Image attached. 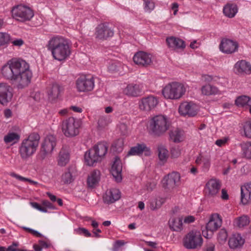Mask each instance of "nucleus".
<instances>
[{
	"label": "nucleus",
	"instance_id": "f257e3e1",
	"mask_svg": "<svg viewBox=\"0 0 251 251\" xmlns=\"http://www.w3.org/2000/svg\"><path fill=\"white\" fill-rule=\"evenodd\" d=\"M0 73L5 79L11 81L18 89L27 87L32 76L28 63L19 59L8 60L1 67Z\"/></svg>",
	"mask_w": 251,
	"mask_h": 251
},
{
	"label": "nucleus",
	"instance_id": "f03ea898",
	"mask_svg": "<svg viewBox=\"0 0 251 251\" xmlns=\"http://www.w3.org/2000/svg\"><path fill=\"white\" fill-rule=\"evenodd\" d=\"M55 60L62 61L67 60L71 54L70 41L63 36L56 35L51 37L47 45Z\"/></svg>",
	"mask_w": 251,
	"mask_h": 251
},
{
	"label": "nucleus",
	"instance_id": "7ed1b4c3",
	"mask_svg": "<svg viewBox=\"0 0 251 251\" xmlns=\"http://www.w3.org/2000/svg\"><path fill=\"white\" fill-rule=\"evenodd\" d=\"M40 140L39 134L33 132L22 140L19 147V153L23 160H27L36 152Z\"/></svg>",
	"mask_w": 251,
	"mask_h": 251
},
{
	"label": "nucleus",
	"instance_id": "20e7f679",
	"mask_svg": "<svg viewBox=\"0 0 251 251\" xmlns=\"http://www.w3.org/2000/svg\"><path fill=\"white\" fill-rule=\"evenodd\" d=\"M170 126V123L167 116L158 115L153 117L149 121L148 130L151 134L159 137L166 132Z\"/></svg>",
	"mask_w": 251,
	"mask_h": 251
},
{
	"label": "nucleus",
	"instance_id": "39448f33",
	"mask_svg": "<svg viewBox=\"0 0 251 251\" xmlns=\"http://www.w3.org/2000/svg\"><path fill=\"white\" fill-rule=\"evenodd\" d=\"M186 87L184 84L177 82H173L167 84L162 89V94L167 99L177 100L185 93Z\"/></svg>",
	"mask_w": 251,
	"mask_h": 251
},
{
	"label": "nucleus",
	"instance_id": "423d86ee",
	"mask_svg": "<svg viewBox=\"0 0 251 251\" xmlns=\"http://www.w3.org/2000/svg\"><path fill=\"white\" fill-rule=\"evenodd\" d=\"M81 125L79 119L70 117L63 122L62 132L67 137H74L79 133Z\"/></svg>",
	"mask_w": 251,
	"mask_h": 251
},
{
	"label": "nucleus",
	"instance_id": "0eeeda50",
	"mask_svg": "<svg viewBox=\"0 0 251 251\" xmlns=\"http://www.w3.org/2000/svg\"><path fill=\"white\" fill-rule=\"evenodd\" d=\"M202 238L200 231L192 230L187 233L183 239V245L187 249H195L201 246Z\"/></svg>",
	"mask_w": 251,
	"mask_h": 251
},
{
	"label": "nucleus",
	"instance_id": "6e6552de",
	"mask_svg": "<svg viewBox=\"0 0 251 251\" xmlns=\"http://www.w3.org/2000/svg\"><path fill=\"white\" fill-rule=\"evenodd\" d=\"M12 16L16 20L25 22L29 21L34 16L33 10L25 5H18L12 9Z\"/></svg>",
	"mask_w": 251,
	"mask_h": 251
},
{
	"label": "nucleus",
	"instance_id": "1a4fd4ad",
	"mask_svg": "<svg viewBox=\"0 0 251 251\" xmlns=\"http://www.w3.org/2000/svg\"><path fill=\"white\" fill-rule=\"evenodd\" d=\"M222 224V219L219 214H212L209 221L206 225V230L202 231L203 236L206 238H211L214 231H216Z\"/></svg>",
	"mask_w": 251,
	"mask_h": 251
},
{
	"label": "nucleus",
	"instance_id": "9d476101",
	"mask_svg": "<svg viewBox=\"0 0 251 251\" xmlns=\"http://www.w3.org/2000/svg\"><path fill=\"white\" fill-rule=\"evenodd\" d=\"M94 86V79L91 76L82 75L76 81V87L79 92L90 91Z\"/></svg>",
	"mask_w": 251,
	"mask_h": 251
},
{
	"label": "nucleus",
	"instance_id": "9b49d317",
	"mask_svg": "<svg viewBox=\"0 0 251 251\" xmlns=\"http://www.w3.org/2000/svg\"><path fill=\"white\" fill-rule=\"evenodd\" d=\"M180 180V174L177 172H172L163 177L162 186L165 189H172L179 185Z\"/></svg>",
	"mask_w": 251,
	"mask_h": 251
},
{
	"label": "nucleus",
	"instance_id": "f8f14e48",
	"mask_svg": "<svg viewBox=\"0 0 251 251\" xmlns=\"http://www.w3.org/2000/svg\"><path fill=\"white\" fill-rule=\"evenodd\" d=\"M160 105L158 99L152 95L142 98L139 103L140 110L158 109L160 108Z\"/></svg>",
	"mask_w": 251,
	"mask_h": 251
},
{
	"label": "nucleus",
	"instance_id": "ddd939ff",
	"mask_svg": "<svg viewBox=\"0 0 251 251\" xmlns=\"http://www.w3.org/2000/svg\"><path fill=\"white\" fill-rule=\"evenodd\" d=\"M114 35V30L107 23L101 24L96 27L95 35L100 40H106Z\"/></svg>",
	"mask_w": 251,
	"mask_h": 251
},
{
	"label": "nucleus",
	"instance_id": "4468645a",
	"mask_svg": "<svg viewBox=\"0 0 251 251\" xmlns=\"http://www.w3.org/2000/svg\"><path fill=\"white\" fill-rule=\"evenodd\" d=\"M13 95L12 87L6 83H0V103L6 105L12 100Z\"/></svg>",
	"mask_w": 251,
	"mask_h": 251
},
{
	"label": "nucleus",
	"instance_id": "2eb2a0df",
	"mask_svg": "<svg viewBox=\"0 0 251 251\" xmlns=\"http://www.w3.org/2000/svg\"><path fill=\"white\" fill-rule=\"evenodd\" d=\"M56 145V139L54 136L50 134L44 139L41 147V152L44 156L50 154Z\"/></svg>",
	"mask_w": 251,
	"mask_h": 251
},
{
	"label": "nucleus",
	"instance_id": "dca6fc26",
	"mask_svg": "<svg viewBox=\"0 0 251 251\" xmlns=\"http://www.w3.org/2000/svg\"><path fill=\"white\" fill-rule=\"evenodd\" d=\"M238 44L237 42L227 38L223 39L219 45L220 51L226 54H232L238 50Z\"/></svg>",
	"mask_w": 251,
	"mask_h": 251
},
{
	"label": "nucleus",
	"instance_id": "f3484780",
	"mask_svg": "<svg viewBox=\"0 0 251 251\" xmlns=\"http://www.w3.org/2000/svg\"><path fill=\"white\" fill-rule=\"evenodd\" d=\"M220 188L221 184L219 180L211 179L206 183L204 191L208 197H214L219 194Z\"/></svg>",
	"mask_w": 251,
	"mask_h": 251
},
{
	"label": "nucleus",
	"instance_id": "a211bd4d",
	"mask_svg": "<svg viewBox=\"0 0 251 251\" xmlns=\"http://www.w3.org/2000/svg\"><path fill=\"white\" fill-rule=\"evenodd\" d=\"M133 60L136 64L141 66H148L152 61L151 54L142 51L136 52Z\"/></svg>",
	"mask_w": 251,
	"mask_h": 251
},
{
	"label": "nucleus",
	"instance_id": "6ab92c4d",
	"mask_svg": "<svg viewBox=\"0 0 251 251\" xmlns=\"http://www.w3.org/2000/svg\"><path fill=\"white\" fill-rule=\"evenodd\" d=\"M234 71L239 75L251 74V64L245 60L237 61L234 66Z\"/></svg>",
	"mask_w": 251,
	"mask_h": 251
},
{
	"label": "nucleus",
	"instance_id": "aec40b11",
	"mask_svg": "<svg viewBox=\"0 0 251 251\" xmlns=\"http://www.w3.org/2000/svg\"><path fill=\"white\" fill-rule=\"evenodd\" d=\"M121 198V192L119 190L113 188L107 190L103 196L104 203L107 204L112 203L119 200Z\"/></svg>",
	"mask_w": 251,
	"mask_h": 251
},
{
	"label": "nucleus",
	"instance_id": "412c9836",
	"mask_svg": "<svg viewBox=\"0 0 251 251\" xmlns=\"http://www.w3.org/2000/svg\"><path fill=\"white\" fill-rule=\"evenodd\" d=\"M144 152L145 155L149 156L151 154L150 148L145 144H137L136 146L131 148L127 155H140Z\"/></svg>",
	"mask_w": 251,
	"mask_h": 251
},
{
	"label": "nucleus",
	"instance_id": "4be33fe9",
	"mask_svg": "<svg viewBox=\"0 0 251 251\" xmlns=\"http://www.w3.org/2000/svg\"><path fill=\"white\" fill-rule=\"evenodd\" d=\"M169 137L171 140L176 143L183 142L185 138L184 131L179 127H174L169 131Z\"/></svg>",
	"mask_w": 251,
	"mask_h": 251
},
{
	"label": "nucleus",
	"instance_id": "5701e85b",
	"mask_svg": "<svg viewBox=\"0 0 251 251\" xmlns=\"http://www.w3.org/2000/svg\"><path fill=\"white\" fill-rule=\"evenodd\" d=\"M122 166L120 158L115 157L112 166L111 173L117 182H120L122 179Z\"/></svg>",
	"mask_w": 251,
	"mask_h": 251
},
{
	"label": "nucleus",
	"instance_id": "b1692460",
	"mask_svg": "<svg viewBox=\"0 0 251 251\" xmlns=\"http://www.w3.org/2000/svg\"><path fill=\"white\" fill-rule=\"evenodd\" d=\"M251 201V183H247L241 187V202L244 205Z\"/></svg>",
	"mask_w": 251,
	"mask_h": 251
},
{
	"label": "nucleus",
	"instance_id": "393cba45",
	"mask_svg": "<svg viewBox=\"0 0 251 251\" xmlns=\"http://www.w3.org/2000/svg\"><path fill=\"white\" fill-rule=\"evenodd\" d=\"M75 179V170L73 167L67 168L62 174L61 181L63 184H69Z\"/></svg>",
	"mask_w": 251,
	"mask_h": 251
},
{
	"label": "nucleus",
	"instance_id": "a878e982",
	"mask_svg": "<svg viewBox=\"0 0 251 251\" xmlns=\"http://www.w3.org/2000/svg\"><path fill=\"white\" fill-rule=\"evenodd\" d=\"M196 163L201 166L202 172H207L211 166V157L209 155H200L197 157Z\"/></svg>",
	"mask_w": 251,
	"mask_h": 251
},
{
	"label": "nucleus",
	"instance_id": "bb28decb",
	"mask_svg": "<svg viewBox=\"0 0 251 251\" xmlns=\"http://www.w3.org/2000/svg\"><path fill=\"white\" fill-rule=\"evenodd\" d=\"M107 148L105 143L100 142L91 149V153H95L96 155V156L97 157H94V158L98 157L100 160L107 153Z\"/></svg>",
	"mask_w": 251,
	"mask_h": 251
},
{
	"label": "nucleus",
	"instance_id": "cd10ccee",
	"mask_svg": "<svg viewBox=\"0 0 251 251\" xmlns=\"http://www.w3.org/2000/svg\"><path fill=\"white\" fill-rule=\"evenodd\" d=\"M61 91V88L58 84H53L48 90L49 100L52 103L55 102L59 98Z\"/></svg>",
	"mask_w": 251,
	"mask_h": 251
},
{
	"label": "nucleus",
	"instance_id": "c85d7f7f",
	"mask_svg": "<svg viewBox=\"0 0 251 251\" xmlns=\"http://www.w3.org/2000/svg\"><path fill=\"white\" fill-rule=\"evenodd\" d=\"M166 43L169 48L174 49H183L185 47V44L182 40L173 36L167 38Z\"/></svg>",
	"mask_w": 251,
	"mask_h": 251
},
{
	"label": "nucleus",
	"instance_id": "c756f323",
	"mask_svg": "<svg viewBox=\"0 0 251 251\" xmlns=\"http://www.w3.org/2000/svg\"><path fill=\"white\" fill-rule=\"evenodd\" d=\"M238 8L235 3H227L223 7V14L229 18H232L235 17L238 12Z\"/></svg>",
	"mask_w": 251,
	"mask_h": 251
},
{
	"label": "nucleus",
	"instance_id": "7c9ffc66",
	"mask_svg": "<svg viewBox=\"0 0 251 251\" xmlns=\"http://www.w3.org/2000/svg\"><path fill=\"white\" fill-rule=\"evenodd\" d=\"M244 239L239 234H234L230 237L228 245L231 249H236L241 247L244 243Z\"/></svg>",
	"mask_w": 251,
	"mask_h": 251
},
{
	"label": "nucleus",
	"instance_id": "2f4dec72",
	"mask_svg": "<svg viewBox=\"0 0 251 251\" xmlns=\"http://www.w3.org/2000/svg\"><path fill=\"white\" fill-rule=\"evenodd\" d=\"M124 93L129 96L137 97L141 93V88L138 84H130L127 85Z\"/></svg>",
	"mask_w": 251,
	"mask_h": 251
},
{
	"label": "nucleus",
	"instance_id": "473e14b6",
	"mask_svg": "<svg viewBox=\"0 0 251 251\" xmlns=\"http://www.w3.org/2000/svg\"><path fill=\"white\" fill-rule=\"evenodd\" d=\"M235 104L240 107H246L251 110V98L249 96L242 95L238 97L235 100Z\"/></svg>",
	"mask_w": 251,
	"mask_h": 251
},
{
	"label": "nucleus",
	"instance_id": "72a5a7b5",
	"mask_svg": "<svg viewBox=\"0 0 251 251\" xmlns=\"http://www.w3.org/2000/svg\"><path fill=\"white\" fill-rule=\"evenodd\" d=\"M243 157L251 159V141L243 142L239 145Z\"/></svg>",
	"mask_w": 251,
	"mask_h": 251
},
{
	"label": "nucleus",
	"instance_id": "f704fd0d",
	"mask_svg": "<svg viewBox=\"0 0 251 251\" xmlns=\"http://www.w3.org/2000/svg\"><path fill=\"white\" fill-rule=\"evenodd\" d=\"M157 152L159 164L163 165L167 161L169 157L168 151L164 146L160 145L157 147Z\"/></svg>",
	"mask_w": 251,
	"mask_h": 251
},
{
	"label": "nucleus",
	"instance_id": "c9c22d12",
	"mask_svg": "<svg viewBox=\"0 0 251 251\" xmlns=\"http://www.w3.org/2000/svg\"><path fill=\"white\" fill-rule=\"evenodd\" d=\"M100 173L98 170H94L89 176L87 178V184L90 187H95L100 179Z\"/></svg>",
	"mask_w": 251,
	"mask_h": 251
},
{
	"label": "nucleus",
	"instance_id": "e433bc0d",
	"mask_svg": "<svg viewBox=\"0 0 251 251\" xmlns=\"http://www.w3.org/2000/svg\"><path fill=\"white\" fill-rule=\"evenodd\" d=\"M201 108L200 103L194 101H185L181 103L178 110H199Z\"/></svg>",
	"mask_w": 251,
	"mask_h": 251
},
{
	"label": "nucleus",
	"instance_id": "4c0bfd02",
	"mask_svg": "<svg viewBox=\"0 0 251 251\" xmlns=\"http://www.w3.org/2000/svg\"><path fill=\"white\" fill-rule=\"evenodd\" d=\"M168 225L170 228L173 231H180L182 227V221L179 218H171L169 222Z\"/></svg>",
	"mask_w": 251,
	"mask_h": 251
},
{
	"label": "nucleus",
	"instance_id": "58836bf2",
	"mask_svg": "<svg viewBox=\"0 0 251 251\" xmlns=\"http://www.w3.org/2000/svg\"><path fill=\"white\" fill-rule=\"evenodd\" d=\"M106 115L101 116L98 122V128L99 130H102L105 128L111 122L110 118L107 115L108 113L112 111H105Z\"/></svg>",
	"mask_w": 251,
	"mask_h": 251
},
{
	"label": "nucleus",
	"instance_id": "ea45409f",
	"mask_svg": "<svg viewBox=\"0 0 251 251\" xmlns=\"http://www.w3.org/2000/svg\"><path fill=\"white\" fill-rule=\"evenodd\" d=\"M70 160L69 153L68 151L62 150L59 154L58 164L60 166H65Z\"/></svg>",
	"mask_w": 251,
	"mask_h": 251
},
{
	"label": "nucleus",
	"instance_id": "a19ab883",
	"mask_svg": "<svg viewBox=\"0 0 251 251\" xmlns=\"http://www.w3.org/2000/svg\"><path fill=\"white\" fill-rule=\"evenodd\" d=\"M96 155L95 153H91V149L85 152L84 159L88 166H93L95 163L100 160L98 157H97V158H94V157H96Z\"/></svg>",
	"mask_w": 251,
	"mask_h": 251
},
{
	"label": "nucleus",
	"instance_id": "79ce46f5",
	"mask_svg": "<svg viewBox=\"0 0 251 251\" xmlns=\"http://www.w3.org/2000/svg\"><path fill=\"white\" fill-rule=\"evenodd\" d=\"M165 202V199L163 198H157L152 200L150 203V208L153 211L160 208Z\"/></svg>",
	"mask_w": 251,
	"mask_h": 251
},
{
	"label": "nucleus",
	"instance_id": "37998d69",
	"mask_svg": "<svg viewBox=\"0 0 251 251\" xmlns=\"http://www.w3.org/2000/svg\"><path fill=\"white\" fill-rule=\"evenodd\" d=\"M250 220L247 216H242L237 218L234 221V225L239 228L243 227L249 225Z\"/></svg>",
	"mask_w": 251,
	"mask_h": 251
},
{
	"label": "nucleus",
	"instance_id": "c03bdc74",
	"mask_svg": "<svg viewBox=\"0 0 251 251\" xmlns=\"http://www.w3.org/2000/svg\"><path fill=\"white\" fill-rule=\"evenodd\" d=\"M218 92V90L217 87L210 85H206L201 88L202 93L205 95H214Z\"/></svg>",
	"mask_w": 251,
	"mask_h": 251
},
{
	"label": "nucleus",
	"instance_id": "a18cd8bd",
	"mask_svg": "<svg viewBox=\"0 0 251 251\" xmlns=\"http://www.w3.org/2000/svg\"><path fill=\"white\" fill-rule=\"evenodd\" d=\"M243 134L247 138L251 139V121H248L242 124Z\"/></svg>",
	"mask_w": 251,
	"mask_h": 251
},
{
	"label": "nucleus",
	"instance_id": "49530a36",
	"mask_svg": "<svg viewBox=\"0 0 251 251\" xmlns=\"http://www.w3.org/2000/svg\"><path fill=\"white\" fill-rule=\"evenodd\" d=\"M20 139V135L15 132H9L4 137V141L6 143H15Z\"/></svg>",
	"mask_w": 251,
	"mask_h": 251
},
{
	"label": "nucleus",
	"instance_id": "de8ad7c7",
	"mask_svg": "<svg viewBox=\"0 0 251 251\" xmlns=\"http://www.w3.org/2000/svg\"><path fill=\"white\" fill-rule=\"evenodd\" d=\"M123 64L121 62L117 61H111L109 63L108 70L110 72L119 71L122 67Z\"/></svg>",
	"mask_w": 251,
	"mask_h": 251
},
{
	"label": "nucleus",
	"instance_id": "09e8293b",
	"mask_svg": "<svg viewBox=\"0 0 251 251\" xmlns=\"http://www.w3.org/2000/svg\"><path fill=\"white\" fill-rule=\"evenodd\" d=\"M227 236L226 230L224 228H222L218 232L217 239L220 243H223L226 240Z\"/></svg>",
	"mask_w": 251,
	"mask_h": 251
},
{
	"label": "nucleus",
	"instance_id": "8fccbe9b",
	"mask_svg": "<svg viewBox=\"0 0 251 251\" xmlns=\"http://www.w3.org/2000/svg\"><path fill=\"white\" fill-rule=\"evenodd\" d=\"M10 35L5 32H0V47L8 44L10 41Z\"/></svg>",
	"mask_w": 251,
	"mask_h": 251
},
{
	"label": "nucleus",
	"instance_id": "3c124183",
	"mask_svg": "<svg viewBox=\"0 0 251 251\" xmlns=\"http://www.w3.org/2000/svg\"><path fill=\"white\" fill-rule=\"evenodd\" d=\"M170 151L171 157L177 158L181 155V149L180 147L176 146L172 147Z\"/></svg>",
	"mask_w": 251,
	"mask_h": 251
},
{
	"label": "nucleus",
	"instance_id": "603ef678",
	"mask_svg": "<svg viewBox=\"0 0 251 251\" xmlns=\"http://www.w3.org/2000/svg\"><path fill=\"white\" fill-rule=\"evenodd\" d=\"M180 116L186 118L193 117L197 114V111H178Z\"/></svg>",
	"mask_w": 251,
	"mask_h": 251
},
{
	"label": "nucleus",
	"instance_id": "864d4df0",
	"mask_svg": "<svg viewBox=\"0 0 251 251\" xmlns=\"http://www.w3.org/2000/svg\"><path fill=\"white\" fill-rule=\"evenodd\" d=\"M10 176L16 178V179H17L19 180L22 181H28L30 183H32V184H36L37 183L36 182H35V181H34L32 180H30L27 178L21 176L19 175H17L14 173H11Z\"/></svg>",
	"mask_w": 251,
	"mask_h": 251
},
{
	"label": "nucleus",
	"instance_id": "5fc2aeb1",
	"mask_svg": "<svg viewBox=\"0 0 251 251\" xmlns=\"http://www.w3.org/2000/svg\"><path fill=\"white\" fill-rule=\"evenodd\" d=\"M144 9L147 12H150L154 8V3L151 1L146 0L144 1Z\"/></svg>",
	"mask_w": 251,
	"mask_h": 251
},
{
	"label": "nucleus",
	"instance_id": "6e6d98bb",
	"mask_svg": "<svg viewBox=\"0 0 251 251\" xmlns=\"http://www.w3.org/2000/svg\"><path fill=\"white\" fill-rule=\"evenodd\" d=\"M75 233L79 235H83L86 237H90L91 234L89 231L84 228H77L75 230Z\"/></svg>",
	"mask_w": 251,
	"mask_h": 251
},
{
	"label": "nucleus",
	"instance_id": "4d7b16f0",
	"mask_svg": "<svg viewBox=\"0 0 251 251\" xmlns=\"http://www.w3.org/2000/svg\"><path fill=\"white\" fill-rule=\"evenodd\" d=\"M124 142L122 139H118L113 145V147H114L116 151H120L123 149Z\"/></svg>",
	"mask_w": 251,
	"mask_h": 251
},
{
	"label": "nucleus",
	"instance_id": "13d9d810",
	"mask_svg": "<svg viewBox=\"0 0 251 251\" xmlns=\"http://www.w3.org/2000/svg\"><path fill=\"white\" fill-rule=\"evenodd\" d=\"M126 242L123 240H117L113 245V251H118L119 248L125 245Z\"/></svg>",
	"mask_w": 251,
	"mask_h": 251
},
{
	"label": "nucleus",
	"instance_id": "bf43d9fd",
	"mask_svg": "<svg viewBox=\"0 0 251 251\" xmlns=\"http://www.w3.org/2000/svg\"><path fill=\"white\" fill-rule=\"evenodd\" d=\"M22 228L25 230V231L30 232V233H31L32 235L36 237H40L42 236V235L38 231L35 230L33 229H31L30 228L27 227L25 226H23Z\"/></svg>",
	"mask_w": 251,
	"mask_h": 251
},
{
	"label": "nucleus",
	"instance_id": "052dcab7",
	"mask_svg": "<svg viewBox=\"0 0 251 251\" xmlns=\"http://www.w3.org/2000/svg\"><path fill=\"white\" fill-rule=\"evenodd\" d=\"M229 140L228 137H225L223 138L218 139L215 142V144L219 147H222L225 145L228 140Z\"/></svg>",
	"mask_w": 251,
	"mask_h": 251
},
{
	"label": "nucleus",
	"instance_id": "680f3d73",
	"mask_svg": "<svg viewBox=\"0 0 251 251\" xmlns=\"http://www.w3.org/2000/svg\"><path fill=\"white\" fill-rule=\"evenodd\" d=\"M118 128L122 134H126L127 133V126L125 124H121L119 125Z\"/></svg>",
	"mask_w": 251,
	"mask_h": 251
},
{
	"label": "nucleus",
	"instance_id": "e2e57ef3",
	"mask_svg": "<svg viewBox=\"0 0 251 251\" xmlns=\"http://www.w3.org/2000/svg\"><path fill=\"white\" fill-rule=\"evenodd\" d=\"M42 204L44 206V207L49 208L50 209H54L55 208L53 204L48 201H42Z\"/></svg>",
	"mask_w": 251,
	"mask_h": 251
},
{
	"label": "nucleus",
	"instance_id": "0e129e2a",
	"mask_svg": "<svg viewBox=\"0 0 251 251\" xmlns=\"http://www.w3.org/2000/svg\"><path fill=\"white\" fill-rule=\"evenodd\" d=\"M18 246V244L16 243H13L11 245L8 247L6 248V251H18V249L17 247Z\"/></svg>",
	"mask_w": 251,
	"mask_h": 251
},
{
	"label": "nucleus",
	"instance_id": "69168bd1",
	"mask_svg": "<svg viewBox=\"0 0 251 251\" xmlns=\"http://www.w3.org/2000/svg\"><path fill=\"white\" fill-rule=\"evenodd\" d=\"M195 221V218L193 216H188L184 219V222L186 224H190Z\"/></svg>",
	"mask_w": 251,
	"mask_h": 251
},
{
	"label": "nucleus",
	"instance_id": "338daca9",
	"mask_svg": "<svg viewBox=\"0 0 251 251\" xmlns=\"http://www.w3.org/2000/svg\"><path fill=\"white\" fill-rule=\"evenodd\" d=\"M221 198L223 200H227L228 199L229 196L227 194V192L226 189H223L222 190V194L221 196Z\"/></svg>",
	"mask_w": 251,
	"mask_h": 251
},
{
	"label": "nucleus",
	"instance_id": "774afa93",
	"mask_svg": "<svg viewBox=\"0 0 251 251\" xmlns=\"http://www.w3.org/2000/svg\"><path fill=\"white\" fill-rule=\"evenodd\" d=\"M39 245L41 246V247L43 248L47 249L50 247V243H48L47 242H46L43 240H40L39 241Z\"/></svg>",
	"mask_w": 251,
	"mask_h": 251
}]
</instances>
